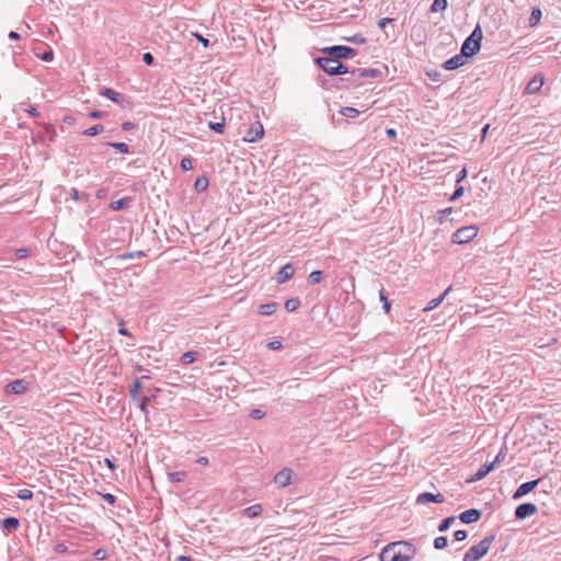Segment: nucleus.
I'll return each mask as SVG.
<instances>
[{"mask_svg": "<svg viewBox=\"0 0 561 561\" xmlns=\"http://www.w3.org/2000/svg\"><path fill=\"white\" fill-rule=\"evenodd\" d=\"M350 73L351 78L347 81L356 82L359 78H377L381 75V71L375 68H355Z\"/></svg>", "mask_w": 561, "mask_h": 561, "instance_id": "nucleus-7", "label": "nucleus"}, {"mask_svg": "<svg viewBox=\"0 0 561 561\" xmlns=\"http://www.w3.org/2000/svg\"><path fill=\"white\" fill-rule=\"evenodd\" d=\"M340 113H341V115H343L347 118H355L359 115L358 110H356L354 107H350V106L342 107Z\"/></svg>", "mask_w": 561, "mask_h": 561, "instance_id": "nucleus-33", "label": "nucleus"}, {"mask_svg": "<svg viewBox=\"0 0 561 561\" xmlns=\"http://www.w3.org/2000/svg\"><path fill=\"white\" fill-rule=\"evenodd\" d=\"M465 58L466 57L462 54L455 55L451 58H449L446 61H444L442 67L445 70H456L459 67L465 65Z\"/></svg>", "mask_w": 561, "mask_h": 561, "instance_id": "nucleus-15", "label": "nucleus"}, {"mask_svg": "<svg viewBox=\"0 0 561 561\" xmlns=\"http://www.w3.org/2000/svg\"><path fill=\"white\" fill-rule=\"evenodd\" d=\"M451 213H453V207L444 208L437 213V219L439 220V222H443L444 220H446L448 218L449 215H451Z\"/></svg>", "mask_w": 561, "mask_h": 561, "instance_id": "nucleus-41", "label": "nucleus"}, {"mask_svg": "<svg viewBox=\"0 0 561 561\" xmlns=\"http://www.w3.org/2000/svg\"><path fill=\"white\" fill-rule=\"evenodd\" d=\"M277 309L276 302H267L260 306L259 312L262 316H271L273 314Z\"/></svg>", "mask_w": 561, "mask_h": 561, "instance_id": "nucleus-23", "label": "nucleus"}, {"mask_svg": "<svg viewBox=\"0 0 561 561\" xmlns=\"http://www.w3.org/2000/svg\"><path fill=\"white\" fill-rule=\"evenodd\" d=\"M135 127V124L133 122H124L122 124V129L127 131V130H130Z\"/></svg>", "mask_w": 561, "mask_h": 561, "instance_id": "nucleus-62", "label": "nucleus"}, {"mask_svg": "<svg viewBox=\"0 0 561 561\" xmlns=\"http://www.w3.org/2000/svg\"><path fill=\"white\" fill-rule=\"evenodd\" d=\"M294 273L295 266L291 263H287L276 274V282L278 284H284L293 277Z\"/></svg>", "mask_w": 561, "mask_h": 561, "instance_id": "nucleus-13", "label": "nucleus"}, {"mask_svg": "<svg viewBox=\"0 0 561 561\" xmlns=\"http://www.w3.org/2000/svg\"><path fill=\"white\" fill-rule=\"evenodd\" d=\"M181 168L183 171L192 170L193 169V160L190 157L182 158Z\"/></svg>", "mask_w": 561, "mask_h": 561, "instance_id": "nucleus-44", "label": "nucleus"}, {"mask_svg": "<svg viewBox=\"0 0 561 561\" xmlns=\"http://www.w3.org/2000/svg\"><path fill=\"white\" fill-rule=\"evenodd\" d=\"M468 37L472 41V44L477 45V49L481 48V41L483 35L480 25H477Z\"/></svg>", "mask_w": 561, "mask_h": 561, "instance_id": "nucleus-22", "label": "nucleus"}, {"mask_svg": "<svg viewBox=\"0 0 561 561\" xmlns=\"http://www.w3.org/2000/svg\"><path fill=\"white\" fill-rule=\"evenodd\" d=\"M208 186V180L206 178H199L195 182V187L198 191H204Z\"/></svg>", "mask_w": 561, "mask_h": 561, "instance_id": "nucleus-45", "label": "nucleus"}, {"mask_svg": "<svg viewBox=\"0 0 561 561\" xmlns=\"http://www.w3.org/2000/svg\"><path fill=\"white\" fill-rule=\"evenodd\" d=\"M27 390V382L24 379H15L5 386L7 393L22 394Z\"/></svg>", "mask_w": 561, "mask_h": 561, "instance_id": "nucleus-12", "label": "nucleus"}, {"mask_svg": "<svg viewBox=\"0 0 561 561\" xmlns=\"http://www.w3.org/2000/svg\"><path fill=\"white\" fill-rule=\"evenodd\" d=\"M448 545V539L445 536H439L434 539V548L437 550H442L446 548Z\"/></svg>", "mask_w": 561, "mask_h": 561, "instance_id": "nucleus-39", "label": "nucleus"}, {"mask_svg": "<svg viewBox=\"0 0 561 561\" xmlns=\"http://www.w3.org/2000/svg\"><path fill=\"white\" fill-rule=\"evenodd\" d=\"M348 42L363 45L366 43V38L362 34H355L352 37L346 38Z\"/></svg>", "mask_w": 561, "mask_h": 561, "instance_id": "nucleus-46", "label": "nucleus"}, {"mask_svg": "<svg viewBox=\"0 0 561 561\" xmlns=\"http://www.w3.org/2000/svg\"><path fill=\"white\" fill-rule=\"evenodd\" d=\"M1 527L7 533H13L20 527V520L16 517H5L1 522Z\"/></svg>", "mask_w": 561, "mask_h": 561, "instance_id": "nucleus-18", "label": "nucleus"}, {"mask_svg": "<svg viewBox=\"0 0 561 561\" xmlns=\"http://www.w3.org/2000/svg\"><path fill=\"white\" fill-rule=\"evenodd\" d=\"M267 346L270 350L276 351L282 347V343H280V341H272L267 344Z\"/></svg>", "mask_w": 561, "mask_h": 561, "instance_id": "nucleus-60", "label": "nucleus"}, {"mask_svg": "<svg viewBox=\"0 0 561 561\" xmlns=\"http://www.w3.org/2000/svg\"><path fill=\"white\" fill-rule=\"evenodd\" d=\"M445 497L442 493L433 494L430 492L420 493L415 500L417 505H423L427 503H443Z\"/></svg>", "mask_w": 561, "mask_h": 561, "instance_id": "nucleus-10", "label": "nucleus"}, {"mask_svg": "<svg viewBox=\"0 0 561 561\" xmlns=\"http://www.w3.org/2000/svg\"><path fill=\"white\" fill-rule=\"evenodd\" d=\"M103 131H104V126L102 124H96V125L85 129L83 131V135L93 137V136H96V135H99V134H101Z\"/></svg>", "mask_w": 561, "mask_h": 561, "instance_id": "nucleus-32", "label": "nucleus"}, {"mask_svg": "<svg viewBox=\"0 0 561 561\" xmlns=\"http://www.w3.org/2000/svg\"><path fill=\"white\" fill-rule=\"evenodd\" d=\"M379 299H380V301H382V309L385 310V312L389 313L390 310H391V305L388 301V298H387V296L385 294L383 288H381L380 291H379Z\"/></svg>", "mask_w": 561, "mask_h": 561, "instance_id": "nucleus-38", "label": "nucleus"}, {"mask_svg": "<svg viewBox=\"0 0 561 561\" xmlns=\"http://www.w3.org/2000/svg\"><path fill=\"white\" fill-rule=\"evenodd\" d=\"M538 512V508L535 504L533 503H523V504H519L516 510H515V517L517 519H526L535 514H537Z\"/></svg>", "mask_w": 561, "mask_h": 561, "instance_id": "nucleus-8", "label": "nucleus"}, {"mask_svg": "<svg viewBox=\"0 0 561 561\" xmlns=\"http://www.w3.org/2000/svg\"><path fill=\"white\" fill-rule=\"evenodd\" d=\"M67 549H68L67 546L62 542L57 543L54 548L55 552H57V553H65L67 551Z\"/></svg>", "mask_w": 561, "mask_h": 561, "instance_id": "nucleus-58", "label": "nucleus"}, {"mask_svg": "<svg viewBox=\"0 0 561 561\" xmlns=\"http://www.w3.org/2000/svg\"><path fill=\"white\" fill-rule=\"evenodd\" d=\"M208 127L217 133V134H224L225 133V117L221 118V122L213 123L210 122L208 124Z\"/></svg>", "mask_w": 561, "mask_h": 561, "instance_id": "nucleus-35", "label": "nucleus"}, {"mask_svg": "<svg viewBox=\"0 0 561 561\" xmlns=\"http://www.w3.org/2000/svg\"><path fill=\"white\" fill-rule=\"evenodd\" d=\"M494 539V535L484 537L478 545L472 546L467 550L462 561H479L482 559L488 553Z\"/></svg>", "mask_w": 561, "mask_h": 561, "instance_id": "nucleus-3", "label": "nucleus"}, {"mask_svg": "<svg viewBox=\"0 0 561 561\" xmlns=\"http://www.w3.org/2000/svg\"><path fill=\"white\" fill-rule=\"evenodd\" d=\"M451 290V286H449L448 288L445 289V291L438 296L437 298L435 299H432L427 306L423 309L424 312H428L433 309H435L436 307H438L443 300L446 298V296L448 295V293Z\"/></svg>", "mask_w": 561, "mask_h": 561, "instance_id": "nucleus-21", "label": "nucleus"}, {"mask_svg": "<svg viewBox=\"0 0 561 561\" xmlns=\"http://www.w3.org/2000/svg\"><path fill=\"white\" fill-rule=\"evenodd\" d=\"M463 192H465L463 186H457L454 194L449 198V201L454 202V201L458 199L459 197H461L463 195Z\"/></svg>", "mask_w": 561, "mask_h": 561, "instance_id": "nucleus-50", "label": "nucleus"}, {"mask_svg": "<svg viewBox=\"0 0 561 561\" xmlns=\"http://www.w3.org/2000/svg\"><path fill=\"white\" fill-rule=\"evenodd\" d=\"M198 355H199L198 352H194V351L185 352L181 356L180 360L183 365H188V364L194 363L198 358Z\"/></svg>", "mask_w": 561, "mask_h": 561, "instance_id": "nucleus-25", "label": "nucleus"}, {"mask_svg": "<svg viewBox=\"0 0 561 561\" xmlns=\"http://www.w3.org/2000/svg\"><path fill=\"white\" fill-rule=\"evenodd\" d=\"M466 178H467V169H466V168H463V169H461V170L458 172L456 182H457V183H460V182H461V181H463Z\"/></svg>", "mask_w": 561, "mask_h": 561, "instance_id": "nucleus-59", "label": "nucleus"}, {"mask_svg": "<svg viewBox=\"0 0 561 561\" xmlns=\"http://www.w3.org/2000/svg\"><path fill=\"white\" fill-rule=\"evenodd\" d=\"M176 561H193L191 557L187 556H179Z\"/></svg>", "mask_w": 561, "mask_h": 561, "instance_id": "nucleus-64", "label": "nucleus"}, {"mask_svg": "<svg viewBox=\"0 0 561 561\" xmlns=\"http://www.w3.org/2000/svg\"><path fill=\"white\" fill-rule=\"evenodd\" d=\"M100 95L105 96L115 103H121L124 100L123 94L116 92L115 90H113L111 88H105V87L100 90Z\"/></svg>", "mask_w": 561, "mask_h": 561, "instance_id": "nucleus-20", "label": "nucleus"}, {"mask_svg": "<svg viewBox=\"0 0 561 561\" xmlns=\"http://www.w3.org/2000/svg\"><path fill=\"white\" fill-rule=\"evenodd\" d=\"M478 234V228L476 226H466L457 229L453 234V242L457 244H463L471 241Z\"/></svg>", "mask_w": 561, "mask_h": 561, "instance_id": "nucleus-5", "label": "nucleus"}, {"mask_svg": "<svg viewBox=\"0 0 561 561\" xmlns=\"http://www.w3.org/2000/svg\"><path fill=\"white\" fill-rule=\"evenodd\" d=\"M31 250L28 248H21L15 250L14 255L16 259H25L28 256Z\"/></svg>", "mask_w": 561, "mask_h": 561, "instance_id": "nucleus-47", "label": "nucleus"}, {"mask_svg": "<svg viewBox=\"0 0 561 561\" xmlns=\"http://www.w3.org/2000/svg\"><path fill=\"white\" fill-rule=\"evenodd\" d=\"M150 401V398L147 397V396H144L140 400V403H139V409L140 411L147 416L149 411H148V403Z\"/></svg>", "mask_w": 561, "mask_h": 561, "instance_id": "nucleus-43", "label": "nucleus"}, {"mask_svg": "<svg viewBox=\"0 0 561 561\" xmlns=\"http://www.w3.org/2000/svg\"><path fill=\"white\" fill-rule=\"evenodd\" d=\"M251 417H253L254 420H261L265 416V412L261 409H254L251 411L250 413Z\"/></svg>", "mask_w": 561, "mask_h": 561, "instance_id": "nucleus-51", "label": "nucleus"}, {"mask_svg": "<svg viewBox=\"0 0 561 561\" xmlns=\"http://www.w3.org/2000/svg\"><path fill=\"white\" fill-rule=\"evenodd\" d=\"M263 135H264V127H263L262 123L260 121H255L249 126L242 140L244 142H255V141L260 140L263 137Z\"/></svg>", "mask_w": 561, "mask_h": 561, "instance_id": "nucleus-6", "label": "nucleus"}, {"mask_svg": "<svg viewBox=\"0 0 561 561\" xmlns=\"http://www.w3.org/2000/svg\"><path fill=\"white\" fill-rule=\"evenodd\" d=\"M416 553V548L409 541L390 542L382 548L380 561H410Z\"/></svg>", "mask_w": 561, "mask_h": 561, "instance_id": "nucleus-1", "label": "nucleus"}, {"mask_svg": "<svg viewBox=\"0 0 561 561\" xmlns=\"http://www.w3.org/2000/svg\"><path fill=\"white\" fill-rule=\"evenodd\" d=\"M480 49H477V45L472 44V41L469 37H467L462 43L460 54H462L467 58L472 57Z\"/></svg>", "mask_w": 561, "mask_h": 561, "instance_id": "nucleus-19", "label": "nucleus"}, {"mask_svg": "<svg viewBox=\"0 0 561 561\" xmlns=\"http://www.w3.org/2000/svg\"><path fill=\"white\" fill-rule=\"evenodd\" d=\"M494 470V463H484L474 474L468 479L467 482H477L485 478L491 471Z\"/></svg>", "mask_w": 561, "mask_h": 561, "instance_id": "nucleus-17", "label": "nucleus"}, {"mask_svg": "<svg viewBox=\"0 0 561 561\" xmlns=\"http://www.w3.org/2000/svg\"><path fill=\"white\" fill-rule=\"evenodd\" d=\"M506 457V448H501L495 459L491 462L494 463V469L499 466Z\"/></svg>", "mask_w": 561, "mask_h": 561, "instance_id": "nucleus-42", "label": "nucleus"}, {"mask_svg": "<svg viewBox=\"0 0 561 561\" xmlns=\"http://www.w3.org/2000/svg\"><path fill=\"white\" fill-rule=\"evenodd\" d=\"M262 506L260 504H254L244 510V515L248 517H257L262 514Z\"/></svg>", "mask_w": 561, "mask_h": 561, "instance_id": "nucleus-26", "label": "nucleus"}, {"mask_svg": "<svg viewBox=\"0 0 561 561\" xmlns=\"http://www.w3.org/2000/svg\"><path fill=\"white\" fill-rule=\"evenodd\" d=\"M300 307L299 298H289L285 301V309L288 312H294Z\"/></svg>", "mask_w": 561, "mask_h": 561, "instance_id": "nucleus-29", "label": "nucleus"}, {"mask_svg": "<svg viewBox=\"0 0 561 561\" xmlns=\"http://www.w3.org/2000/svg\"><path fill=\"white\" fill-rule=\"evenodd\" d=\"M168 478L172 483H179V482L184 481V479L186 478V472L185 471L169 472Z\"/></svg>", "mask_w": 561, "mask_h": 561, "instance_id": "nucleus-27", "label": "nucleus"}, {"mask_svg": "<svg viewBox=\"0 0 561 561\" xmlns=\"http://www.w3.org/2000/svg\"><path fill=\"white\" fill-rule=\"evenodd\" d=\"M543 84V76L536 75L526 85L525 92L528 94H533L538 92Z\"/></svg>", "mask_w": 561, "mask_h": 561, "instance_id": "nucleus-16", "label": "nucleus"}, {"mask_svg": "<svg viewBox=\"0 0 561 561\" xmlns=\"http://www.w3.org/2000/svg\"><path fill=\"white\" fill-rule=\"evenodd\" d=\"M456 520V517L455 516H449L447 518H444L439 525H438V530L440 533H444L446 530L449 529L450 525Z\"/></svg>", "mask_w": 561, "mask_h": 561, "instance_id": "nucleus-36", "label": "nucleus"}, {"mask_svg": "<svg viewBox=\"0 0 561 561\" xmlns=\"http://www.w3.org/2000/svg\"><path fill=\"white\" fill-rule=\"evenodd\" d=\"M393 20L390 18H382L378 21V26L380 28H385L388 23H391Z\"/></svg>", "mask_w": 561, "mask_h": 561, "instance_id": "nucleus-61", "label": "nucleus"}, {"mask_svg": "<svg viewBox=\"0 0 561 561\" xmlns=\"http://www.w3.org/2000/svg\"><path fill=\"white\" fill-rule=\"evenodd\" d=\"M314 62L329 76L348 73V68L330 56L316 57Z\"/></svg>", "mask_w": 561, "mask_h": 561, "instance_id": "nucleus-2", "label": "nucleus"}, {"mask_svg": "<svg viewBox=\"0 0 561 561\" xmlns=\"http://www.w3.org/2000/svg\"><path fill=\"white\" fill-rule=\"evenodd\" d=\"M33 495H34L33 492L28 489L19 490V492L16 494L18 499L23 500V501L32 500Z\"/></svg>", "mask_w": 561, "mask_h": 561, "instance_id": "nucleus-40", "label": "nucleus"}, {"mask_svg": "<svg viewBox=\"0 0 561 561\" xmlns=\"http://www.w3.org/2000/svg\"><path fill=\"white\" fill-rule=\"evenodd\" d=\"M142 60H144V62H145L146 65L151 66V65L153 64V61H154V58H153L152 54H150V53H145V54L142 55Z\"/></svg>", "mask_w": 561, "mask_h": 561, "instance_id": "nucleus-55", "label": "nucleus"}, {"mask_svg": "<svg viewBox=\"0 0 561 561\" xmlns=\"http://www.w3.org/2000/svg\"><path fill=\"white\" fill-rule=\"evenodd\" d=\"M321 53L337 61H341V59L353 58L357 54L356 49L345 45L327 46L321 49Z\"/></svg>", "mask_w": 561, "mask_h": 561, "instance_id": "nucleus-4", "label": "nucleus"}, {"mask_svg": "<svg viewBox=\"0 0 561 561\" xmlns=\"http://www.w3.org/2000/svg\"><path fill=\"white\" fill-rule=\"evenodd\" d=\"M129 197L119 198L117 201H114L110 204V208L113 210H121L126 208L130 204Z\"/></svg>", "mask_w": 561, "mask_h": 561, "instance_id": "nucleus-24", "label": "nucleus"}, {"mask_svg": "<svg viewBox=\"0 0 561 561\" xmlns=\"http://www.w3.org/2000/svg\"><path fill=\"white\" fill-rule=\"evenodd\" d=\"M107 146L116 149L122 153H129V147L125 142H107Z\"/></svg>", "mask_w": 561, "mask_h": 561, "instance_id": "nucleus-37", "label": "nucleus"}, {"mask_svg": "<svg viewBox=\"0 0 561 561\" xmlns=\"http://www.w3.org/2000/svg\"><path fill=\"white\" fill-rule=\"evenodd\" d=\"M447 5H448L447 0H434L431 5V11L432 12H440V11L446 10Z\"/></svg>", "mask_w": 561, "mask_h": 561, "instance_id": "nucleus-34", "label": "nucleus"}, {"mask_svg": "<svg viewBox=\"0 0 561 561\" xmlns=\"http://www.w3.org/2000/svg\"><path fill=\"white\" fill-rule=\"evenodd\" d=\"M141 389V383L139 379H135L133 382V386L129 390V396L133 401H136L138 399L139 391Z\"/></svg>", "mask_w": 561, "mask_h": 561, "instance_id": "nucleus-30", "label": "nucleus"}, {"mask_svg": "<svg viewBox=\"0 0 561 561\" xmlns=\"http://www.w3.org/2000/svg\"><path fill=\"white\" fill-rule=\"evenodd\" d=\"M481 515H482L481 511H479L477 508H470V510L462 512L459 515V519L463 524H471V523L478 522L481 518Z\"/></svg>", "mask_w": 561, "mask_h": 561, "instance_id": "nucleus-14", "label": "nucleus"}, {"mask_svg": "<svg viewBox=\"0 0 561 561\" xmlns=\"http://www.w3.org/2000/svg\"><path fill=\"white\" fill-rule=\"evenodd\" d=\"M103 500L108 504L113 505L116 502V496L112 493H105L103 494Z\"/></svg>", "mask_w": 561, "mask_h": 561, "instance_id": "nucleus-57", "label": "nucleus"}, {"mask_svg": "<svg viewBox=\"0 0 561 561\" xmlns=\"http://www.w3.org/2000/svg\"><path fill=\"white\" fill-rule=\"evenodd\" d=\"M41 59L44 60V61H51L54 59V53L53 50H47V51H44L42 55H41Z\"/></svg>", "mask_w": 561, "mask_h": 561, "instance_id": "nucleus-56", "label": "nucleus"}, {"mask_svg": "<svg viewBox=\"0 0 561 561\" xmlns=\"http://www.w3.org/2000/svg\"><path fill=\"white\" fill-rule=\"evenodd\" d=\"M539 482H540V479H535V480L522 483L514 492L513 500H519L520 497L525 496L526 494L531 492L539 484Z\"/></svg>", "mask_w": 561, "mask_h": 561, "instance_id": "nucleus-11", "label": "nucleus"}, {"mask_svg": "<svg viewBox=\"0 0 561 561\" xmlns=\"http://www.w3.org/2000/svg\"><path fill=\"white\" fill-rule=\"evenodd\" d=\"M19 108H20L21 111H24V112L28 113V114H30L31 116H33V117H38V116H41V113L37 111V108H36V107H34V106H32V105H28V104H27V103H25V102L20 103V104H19Z\"/></svg>", "mask_w": 561, "mask_h": 561, "instance_id": "nucleus-28", "label": "nucleus"}, {"mask_svg": "<svg viewBox=\"0 0 561 561\" xmlns=\"http://www.w3.org/2000/svg\"><path fill=\"white\" fill-rule=\"evenodd\" d=\"M196 462L201 466H207L208 465V458L207 457H199Z\"/></svg>", "mask_w": 561, "mask_h": 561, "instance_id": "nucleus-63", "label": "nucleus"}, {"mask_svg": "<svg viewBox=\"0 0 561 561\" xmlns=\"http://www.w3.org/2000/svg\"><path fill=\"white\" fill-rule=\"evenodd\" d=\"M193 36L204 46V47H208L209 46V39L204 37L202 34L199 33H193Z\"/></svg>", "mask_w": 561, "mask_h": 561, "instance_id": "nucleus-52", "label": "nucleus"}, {"mask_svg": "<svg viewBox=\"0 0 561 561\" xmlns=\"http://www.w3.org/2000/svg\"><path fill=\"white\" fill-rule=\"evenodd\" d=\"M467 536H468V534H467V531H466V530H463V529L457 530V531H455V534H454V537H455V539H456L457 541H462V540H465V539L467 538Z\"/></svg>", "mask_w": 561, "mask_h": 561, "instance_id": "nucleus-53", "label": "nucleus"}, {"mask_svg": "<svg viewBox=\"0 0 561 561\" xmlns=\"http://www.w3.org/2000/svg\"><path fill=\"white\" fill-rule=\"evenodd\" d=\"M293 476H295V473L291 469L284 468L275 474L274 482L279 488H286L291 483Z\"/></svg>", "mask_w": 561, "mask_h": 561, "instance_id": "nucleus-9", "label": "nucleus"}, {"mask_svg": "<svg viewBox=\"0 0 561 561\" xmlns=\"http://www.w3.org/2000/svg\"><path fill=\"white\" fill-rule=\"evenodd\" d=\"M104 115H105V113H104V112H102V111H98V110H95V111H91V112L88 114V116H89L90 118H92V119H99V118H102V117H104Z\"/></svg>", "mask_w": 561, "mask_h": 561, "instance_id": "nucleus-54", "label": "nucleus"}, {"mask_svg": "<svg viewBox=\"0 0 561 561\" xmlns=\"http://www.w3.org/2000/svg\"><path fill=\"white\" fill-rule=\"evenodd\" d=\"M541 18V11L539 9H534L533 12H531V15H530V24L534 25L535 23H537Z\"/></svg>", "mask_w": 561, "mask_h": 561, "instance_id": "nucleus-48", "label": "nucleus"}, {"mask_svg": "<svg viewBox=\"0 0 561 561\" xmlns=\"http://www.w3.org/2000/svg\"><path fill=\"white\" fill-rule=\"evenodd\" d=\"M93 557L96 559V560H104L106 559L107 557V551L103 548H99L94 551L93 553Z\"/></svg>", "mask_w": 561, "mask_h": 561, "instance_id": "nucleus-49", "label": "nucleus"}, {"mask_svg": "<svg viewBox=\"0 0 561 561\" xmlns=\"http://www.w3.org/2000/svg\"><path fill=\"white\" fill-rule=\"evenodd\" d=\"M323 279V272L322 271H313L308 276V283L310 285L319 284Z\"/></svg>", "mask_w": 561, "mask_h": 561, "instance_id": "nucleus-31", "label": "nucleus"}]
</instances>
